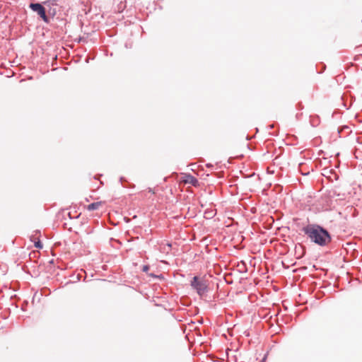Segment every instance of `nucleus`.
Here are the masks:
<instances>
[{"instance_id": "nucleus-6", "label": "nucleus", "mask_w": 362, "mask_h": 362, "mask_svg": "<svg viewBox=\"0 0 362 362\" xmlns=\"http://www.w3.org/2000/svg\"><path fill=\"white\" fill-rule=\"evenodd\" d=\"M58 0H48L47 1L45 2V4H49L51 5H56Z\"/></svg>"}, {"instance_id": "nucleus-7", "label": "nucleus", "mask_w": 362, "mask_h": 362, "mask_svg": "<svg viewBox=\"0 0 362 362\" xmlns=\"http://www.w3.org/2000/svg\"><path fill=\"white\" fill-rule=\"evenodd\" d=\"M35 246L37 248H40V249L42 248V244L41 243V242L40 240L35 243Z\"/></svg>"}, {"instance_id": "nucleus-2", "label": "nucleus", "mask_w": 362, "mask_h": 362, "mask_svg": "<svg viewBox=\"0 0 362 362\" xmlns=\"http://www.w3.org/2000/svg\"><path fill=\"white\" fill-rule=\"evenodd\" d=\"M190 286L196 290L199 296H203L207 291L206 281L203 279H200L198 276L193 277Z\"/></svg>"}, {"instance_id": "nucleus-9", "label": "nucleus", "mask_w": 362, "mask_h": 362, "mask_svg": "<svg viewBox=\"0 0 362 362\" xmlns=\"http://www.w3.org/2000/svg\"><path fill=\"white\" fill-rule=\"evenodd\" d=\"M148 192H151V193H153V194H154V193H155V192H154V191H153V189H151V188H148Z\"/></svg>"}, {"instance_id": "nucleus-3", "label": "nucleus", "mask_w": 362, "mask_h": 362, "mask_svg": "<svg viewBox=\"0 0 362 362\" xmlns=\"http://www.w3.org/2000/svg\"><path fill=\"white\" fill-rule=\"evenodd\" d=\"M29 7L35 12H37L40 17L45 22H49V18L46 15L45 8L39 3H31Z\"/></svg>"}, {"instance_id": "nucleus-8", "label": "nucleus", "mask_w": 362, "mask_h": 362, "mask_svg": "<svg viewBox=\"0 0 362 362\" xmlns=\"http://www.w3.org/2000/svg\"><path fill=\"white\" fill-rule=\"evenodd\" d=\"M148 269H149V267L148 265H145L143 267V271L144 272H147L148 270Z\"/></svg>"}, {"instance_id": "nucleus-4", "label": "nucleus", "mask_w": 362, "mask_h": 362, "mask_svg": "<svg viewBox=\"0 0 362 362\" xmlns=\"http://www.w3.org/2000/svg\"><path fill=\"white\" fill-rule=\"evenodd\" d=\"M185 181L186 183H189V184H190V185H192L193 186H197L198 185V182H199L198 180L195 177H194V176H192L191 175H187L186 176V179H185Z\"/></svg>"}, {"instance_id": "nucleus-5", "label": "nucleus", "mask_w": 362, "mask_h": 362, "mask_svg": "<svg viewBox=\"0 0 362 362\" xmlns=\"http://www.w3.org/2000/svg\"><path fill=\"white\" fill-rule=\"evenodd\" d=\"M101 205V202H93L87 206V209L89 211H94L99 208Z\"/></svg>"}, {"instance_id": "nucleus-1", "label": "nucleus", "mask_w": 362, "mask_h": 362, "mask_svg": "<svg viewBox=\"0 0 362 362\" xmlns=\"http://www.w3.org/2000/svg\"><path fill=\"white\" fill-rule=\"evenodd\" d=\"M305 234L314 242L320 246H325L331 242V236L329 232L317 224H309L303 228Z\"/></svg>"}]
</instances>
